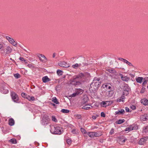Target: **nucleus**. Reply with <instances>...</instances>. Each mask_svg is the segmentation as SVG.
Here are the masks:
<instances>
[{
	"mask_svg": "<svg viewBox=\"0 0 148 148\" xmlns=\"http://www.w3.org/2000/svg\"><path fill=\"white\" fill-rule=\"evenodd\" d=\"M89 76V74L88 73H79L70 80V84L74 86L79 85L82 82H85Z\"/></svg>",
	"mask_w": 148,
	"mask_h": 148,
	"instance_id": "obj_1",
	"label": "nucleus"
},
{
	"mask_svg": "<svg viewBox=\"0 0 148 148\" xmlns=\"http://www.w3.org/2000/svg\"><path fill=\"white\" fill-rule=\"evenodd\" d=\"M99 80V78L95 77L94 78L90 85L89 88L90 90L95 92L98 89L100 84Z\"/></svg>",
	"mask_w": 148,
	"mask_h": 148,
	"instance_id": "obj_2",
	"label": "nucleus"
},
{
	"mask_svg": "<svg viewBox=\"0 0 148 148\" xmlns=\"http://www.w3.org/2000/svg\"><path fill=\"white\" fill-rule=\"evenodd\" d=\"M51 128L50 132L51 133L56 134H60L62 133V128L60 127H55L53 125H50Z\"/></svg>",
	"mask_w": 148,
	"mask_h": 148,
	"instance_id": "obj_3",
	"label": "nucleus"
},
{
	"mask_svg": "<svg viewBox=\"0 0 148 148\" xmlns=\"http://www.w3.org/2000/svg\"><path fill=\"white\" fill-rule=\"evenodd\" d=\"M11 95L13 101L16 103H18L19 98L18 95L14 92H11Z\"/></svg>",
	"mask_w": 148,
	"mask_h": 148,
	"instance_id": "obj_4",
	"label": "nucleus"
},
{
	"mask_svg": "<svg viewBox=\"0 0 148 148\" xmlns=\"http://www.w3.org/2000/svg\"><path fill=\"white\" fill-rule=\"evenodd\" d=\"M49 119L47 115H45L43 117L42 121V124L44 125H46L49 123Z\"/></svg>",
	"mask_w": 148,
	"mask_h": 148,
	"instance_id": "obj_5",
	"label": "nucleus"
},
{
	"mask_svg": "<svg viewBox=\"0 0 148 148\" xmlns=\"http://www.w3.org/2000/svg\"><path fill=\"white\" fill-rule=\"evenodd\" d=\"M6 38L9 42L14 46H17V42H15L13 39L8 36H6Z\"/></svg>",
	"mask_w": 148,
	"mask_h": 148,
	"instance_id": "obj_6",
	"label": "nucleus"
},
{
	"mask_svg": "<svg viewBox=\"0 0 148 148\" xmlns=\"http://www.w3.org/2000/svg\"><path fill=\"white\" fill-rule=\"evenodd\" d=\"M112 86V85L110 84H104L102 86V87L104 88H106L105 89L107 91L108 90H112L111 88Z\"/></svg>",
	"mask_w": 148,
	"mask_h": 148,
	"instance_id": "obj_7",
	"label": "nucleus"
},
{
	"mask_svg": "<svg viewBox=\"0 0 148 148\" xmlns=\"http://www.w3.org/2000/svg\"><path fill=\"white\" fill-rule=\"evenodd\" d=\"M38 56L39 57L40 60L42 62H45L47 61V59L45 56L42 54H38Z\"/></svg>",
	"mask_w": 148,
	"mask_h": 148,
	"instance_id": "obj_8",
	"label": "nucleus"
},
{
	"mask_svg": "<svg viewBox=\"0 0 148 148\" xmlns=\"http://www.w3.org/2000/svg\"><path fill=\"white\" fill-rule=\"evenodd\" d=\"M148 119V114H144L141 115L140 117V120L141 121H147Z\"/></svg>",
	"mask_w": 148,
	"mask_h": 148,
	"instance_id": "obj_9",
	"label": "nucleus"
},
{
	"mask_svg": "<svg viewBox=\"0 0 148 148\" xmlns=\"http://www.w3.org/2000/svg\"><path fill=\"white\" fill-rule=\"evenodd\" d=\"M121 79L123 81L127 82L129 80V78L127 76H123L122 74L120 75Z\"/></svg>",
	"mask_w": 148,
	"mask_h": 148,
	"instance_id": "obj_10",
	"label": "nucleus"
},
{
	"mask_svg": "<svg viewBox=\"0 0 148 148\" xmlns=\"http://www.w3.org/2000/svg\"><path fill=\"white\" fill-rule=\"evenodd\" d=\"M135 129H136V128H135V127H134V126L131 125L129 126L128 127L126 128L125 131H128L129 132Z\"/></svg>",
	"mask_w": 148,
	"mask_h": 148,
	"instance_id": "obj_11",
	"label": "nucleus"
},
{
	"mask_svg": "<svg viewBox=\"0 0 148 148\" xmlns=\"http://www.w3.org/2000/svg\"><path fill=\"white\" fill-rule=\"evenodd\" d=\"M86 65H87V64L86 63H82V64L80 63L79 64L77 63H76L74 65H73L72 67L75 69H76L78 67V66H84Z\"/></svg>",
	"mask_w": 148,
	"mask_h": 148,
	"instance_id": "obj_12",
	"label": "nucleus"
},
{
	"mask_svg": "<svg viewBox=\"0 0 148 148\" xmlns=\"http://www.w3.org/2000/svg\"><path fill=\"white\" fill-rule=\"evenodd\" d=\"M141 102L143 105L147 106L148 105V100L146 98L143 99L141 100Z\"/></svg>",
	"mask_w": 148,
	"mask_h": 148,
	"instance_id": "obj_13",
	"label": "nucleus"
},
{
	"mask_svg": "<svg viewBox=\"0 0 148 148\" xmlns=\"http://www.w3.org/2000/svg\"><path fill=\"white\" fill-rule=\"evenodd\" d=\"M94 137H99L102 135V133L100 131H98L96 132H93Z\"/></svg>",
	"mask_w": 148,
	"mask_h": 148,
	"instance_id": "obj_14",
	"label": "nucleus"
},
{
	"mask_svg": "<svg viewBox=\"0 0 148 148\" xmlns=\"http://www.w3.org/2000/svg\"><path fill=\"white\" fill-rule=\"evenodd\" d=\"M14 124V121L12 118H10L9 120V124L10 126H13Z\"/></svg>",
	"mask_w": 148,
	"mask_h": 148,
	"instance_id": "obj_15",
	"label": "nucleus"
},
{
	"mask_svg": "<svg viewBox=\"0 0 148 148\" xmlns=\"http://www.w3.org/2000/svg\"><path fill=\"white\" fill-rule=\"evenodd\" d=\"M110 102V101H103L101 103V105L103 106L106 107L109 105V103Z\"/></svg>",
	"mask_w": 148,
	"mask_h": 148,
	"instance_id": "obj_16",
	"label": "nucleus"
},
{
	"mask_svg": "<svg viewBox=\"0 0 148 148\" xmlns=\"http://www.w3.org/2000/svg\"><path fill=\"white\" fill-rule=\"evenodd\" d=\"M42 80L43 82L46 83L50 81V79L47 76H45L42 77Z\"/></svg>",
	"mask_w": 148,
	"mask_h": 148,
	"instance_id": "obj_17",
	"label": "nucleus"
},
{
	"mask_svg": "<svg viewBox=\"0 0 148 148\" xmlns=\"http://www.w3.org/2000/svg\"><path fill=\"white\" fill-rule=\"evenodd\" d=\"M26 98L30 101H33L35 100L34 98V97L30 96L29 95L26 96Z\"/></svg>",
	"mask_w": 148,
	"mask_h": 148,
	"instance_id": "obj_18",
	"label": "nucleus"
},
{
	"mask_svg": "<svg viewBox=\"0 0 148 148\" xmlns=\"http://www.w3.org/2000/svg\"><path fill=\"white\" fill-rule=\"evenodd\" d=\"M147 139H140L138 141V144L140 145H143L146 143Z\"/></svg>",
	"mask_w": 148,
	"mask_h": 148,
	"instance_id": "obj_19",
	"label": "nucleus"
},
{
	"mask_svg": "<svg viewBox=\"0 0 148 148\" xmlns=\"http://www.w3.org/2000/svg\"><path fill=\"white\" fill-rule=\"evenodd\" d=\"M67 64V63L64 62H60L59 64V65L63 67H67L69 66H66V64Z\"/></svg>",
	"mask_w": 148,
	"mask_h": 148,
	"instance_id": "obj_20",
	"label": "nucleus"
},
{
	"mask_svg": "<svg viewBox=\"0 0 148 148\" xmlns=\"http://www.w3.org/2000/svg\"><path fill=\"white\" fill-rule=\"evenodd\" d=\"M126 139H117V141L120 145H123L126 141Z\"/></svg>",
	"mask_w": 148,
	"mask_h": 148,
	"instance_id": "obj_21",
	"label": "nucleus"
},
{
	"mask_svg": "<svg viewBox=\"0 0 148 148\" xmlns=\"http://www.w3.org/2000/svg\"><path fill=\"white\" fill-rule=\"evenodd\" d=\"M125 111L124 109H121L120 110H119L118 111H116L115 112L116 114H123L125 113Z\"/></svg>",
	"mask_w": 148,
	"mask_h": 148,
	"instance_id": "obj_22",
	"label": "nucleus"
},
{
	"mask_svg": "<svg viewBox=\"0 0 148 148\" xmlns=\"http://www.w3.org/2000/svg\"><path fill=\"white\" fill-rule=\"evenodd\" d=\"M6 53L7 54H9L11 53L12 51V49L10 47L8 46L6 48Z\"/></svg>",
	"mask_w": 148,
	"mask_h": 148,
	"instance_id": "obj_23",
	"label": "nucleus"
},
{
	"mask_svg": "<svg viewBox=\"0 0 148 148\" xmlns=\"http://www.w3.org/2000/svg\"><path fill=\"white\" fill-rule=\"evenodd\" d=\"M143 78V77H138L136 78V80L137 82L141 83L142 82Z\"/></svg>",
	"mask_w": 148,
	"mask_h": 148,
	"instance_id": "obj_24",
	"label": "nucleus"
},
{
	"mask_svg": "<svg viewBox=\"0 0 148 148\" xmlns=\"http://www.w3.org/2000/svg\"><path fill=\"white\" fill-rule=\"evenodd\" d=\"M108 94L107 95L108 96L111 97L113 95L114 93L112 90H108Z\"/></svg>",
	"mask_w": 148,
	"mask_h": 148,
	"instance_id": "obj_25",
	"label": "nucleus"
},
{
	"mask_svg": "<svg viewBox=\"0 0 148 148\" xmlns=\"http://www.w3.org/2000/svg\"><path fill=\"white\" fill-rule=\"evenodd\" d=\"M106 70L110 73H116V71L114 69L112 68L108 69Z\"/></svg>",
	"mask_w": 148,
	"mask_h": 148,
	"instance_id": "obj_26",
	"label": "nucleus"
},
{
	"mask_svg": "<svg viewBox=\"0 0 148 148\" xmlns=\"http://www.w3.org/2000/svg\"><path fill=\"white\" fill-rule=\"evenodd\" d=\"M125 121L124 119H121L116 121L115 123L117 124H121L124 122Z\"/></svg>",
	"mask_w": 148,
	"mask_h": 148,
	"instance_id": "obj_27",
	"label": "nucleus"
},
{
	"mask_svg": "<svg viewBox=\"0 0 148 148\" xmlns=\"http://www.w3.org/2000/svg\"><path fill=\"white\" fill-rule=\"evenodd\" d=\"M92 107V106L90 105H86L84 106L82 108L85 110H88Z\"/></svg>",
	"mask_w": 148,
	"mask_h": 148,
	"instance_id": "obj_28",
	"label": "nucleus"
},
{
	"mask_svg": "<svg viewBox=\"0 0 148 148\" xmlns=\"http://www.w3.org/2000/svg\"><path fill=\"white\" fill-rule=\"evenodd\" d=\"M52 101L56 104H59V102L58 101L57 99L55 97L52 98Z\"/></svg>",
	"mask_w": 148,
	"mask_h": 148,
	"instance_id": "obj_29",
	"label": "nucleus"
},
{
	"mask_svg": "<svg viewBox=\"0 0 148 148\" xmlns=\"http://www.w3.org/2000/svg\"><path fill=\"white\" fill-rule=\"evenodd\" d=\"M87 135L90 138H94L93 132H88L87 133Z\"/></svg>",
	"mask_w": 148,
	"mask_h": 148,
	"instance_id": "obj_30",
	"label": "nucleus"
},
{
	"mask_svg": "<svg viewBox=\"0 0 148 148\" xmlns=\"http://www.w3.org/2000/svg\"><path fill=\"white\" fill-rule=\"evenodd\" d=\"M80 130L83 134H87L88 133L86 131L84 128L82 127L81 128Z\"/></svg>",
	"mask_w": 148,
	"mask_h": 148,
	"instance_id": "obj_31",
	"label": "nucleus"
},
{
	"mask_svg": "<svg viewBox=\"0 0 148 148\" xmlns=\"http://www.w3.org/2000/svg\"><path fill=\"white\" fill-rule=\"evenodd\" d=\"M130 91V89H127V90H124L123 94L126 96L127 95L129 94V92Z\"/></svg>",
	"mask_w": 148,
	"mask_h": 148,
	"instance_id": "obj_32",
	"label": "nucleus"
},
{
	"mask_svg": "<svg viewBox=\"0 0 148 148\" xmlns=\"http://www.w3.org/2000/svg\"><path fill=\"white\" fill-rule=\"evenodd\" d=\"M148 131V125L145 127H144L143 129V132L146 133Z\"/></svg>",
	"mask_w": 148,
	"mask_h": 148,
	"instance_id": "obj_33",
	"label": "nucleus"
},
{
	"mask_svg": "<svg viewBox=\"0 0 148 148\" xmlns=\"http://www.w3.org/2000/svg\"><path fill=\"white\" fill-rule=\"evenodd\" d=\"M61 112L64 113H67L69 112V111L67 109H62L61 110Z\"/></svg>",
	"mask_w": 148,
	"mask_h": 148,
	"instance_id": "obj_34",
	"label": "nucleus"
},
{
	"mask_svg": "<svg viewBox=\"0 0 148 148\" xmlns=\"http://www.w3.org/2000/svg\"><path fill=\"white\" fill-rule=\"evenodd\" d=\"M9 141L12 144H16L17 143L16 139H10V140H9Z\"/></svg>",
	"mask_w": 148,
	"mask_h": 148,
	"instance_id": "obj_35",
	"label": "nucleus"
},
{
	"mask_svg": "<svg viewBox=\"0 0 148 148\" xmlns=\"http://www.w3.org/2000/svg\"><path fill=\"white\" fill-rule=\"evenodd\" d=\"M14 75L15 78L17 79L20 78L21 77V75L18 73L14 74Z\"/></svg>",
	"mask_w": 148,
	"mask_h": 148,
	"instance_id": "obj_36",
	"label": "nucleus"
},
{
	"mask_svg": "<svg viewBox=\"0 0 148 148\" xmlns=\"http://www.w3.org/2000/svg\"><path fill=\"white\" fill-rule=\"evenodd\" d=\"M79 94V92H77L76 91V92H74L73 93V94H72L71 96H70L71 97H75L76 96L78 95Z\"/></svg>",
	"mask_w": 148,
	"mask_h": 148,
	"instance_id": "obj_37",
	"label": "nucleus"
},
{
	"mask_svg": "<svg viewBox=\"0 0 148 148\" xmlns=\"http://www.w3.org/2000/svg\"><path fill=\"white\" fill-rule=\"evenodd\" d=\"M57 73L58 75H62L63 72L61 70H57Z\"/></svg>",
	"mask_w": 148,
	"mask_h": 148,
	"instance_id": "obj_38",
	"label": "nucleus"
},
{
	"mask_svg": "<svg viewBox=\"0 0 148 148\" xmlns=\"http://www.w3.org/2000/svg\"><path fill=\"white\" fill-rule=\"evenodd\" d=\"M124 90H127V89H130V87L128 86L127 84H126L124 87Z\"/></svg>",
	"mask_w": 148,
	"mask_h": 148,
	"instance_id": "obj_39",
	"label": "nucleus"
},
{
	"mask_svg": "<svg viewBox=\"0 0 148 148\" xmlns=\"http://www.w3.org/2000/svg\"><path fill=\"white\" fill-rule=\"evenodd\" d=\"M77 92H79V94H81L83 93L82 90L81 89H78L76 91Z\"/></svg>",
	"mask_w": 148,
	"mask_h": 148,
	"instance_id": "obj_40",
	"label": "nucleus"
},
{
	"mask_svg": "<svg viewBox=\"0 0 148 148\" xmlns=\"http://www.w3.org/2000/svg\"><path fill=\"white\" fill-rule=\"evenodd\" d=\"M21 95L22 97L26 98V96H27V95L25 93L23 92L21 93Z\"/></svg>",
	"mask_w": 148,
	"mask_h": 148,
	"instance_id": "obj_41",
	"label": "nucleus"
},
{
	"mask_svg": "<svg viewBox=\"0 0 148 148\" xmlns=\"http://www.w3.org/2000/svg\"><path fill=\"white\" fill-rule=\"evenodd\" d=\"M66 141L67 144L69 145H71V139H66Z\"/></svg>",
	"mask_w": 148,
	"mask_h": 148,
	"instance_id": "obj_42",
	"label": "nucleus"
},
{
	"mask_svg": "<svg viewBox=\"0 0 148 148\" xmlns=\"http://www.w3.org/2000/svg\"><path fill=\"white\" fill-rule=\"evenodd\" d=\"M52 119L53 121H54L55 122L57 121V120L56 118L54 116H52Z\"/></svg>",
	"mask_w": 148,
	"mask_h": 148,
	"instance_id": "obj_43",
	"label": "nucleus"
},
{
	"mask_svg": "<svg viewBox=\"0 0 148 148\" xmlns=\"http://www.w3.org/2000/svg\"><path fill=\"white\" fill-rule=\"evenodd\" d=\"M147 81L146 80H145L143 82V86H145V85L147 84Z\"/></svg>",
	"mask_w": 148,
	"mask_h": 148,
	"instance_id": "obj_44",
	"label": "nucleus"
},
{
	"mask_svg": "<svg viewBox=\"0 0 148 148\" xmlns=\"http://www.w3.org/2000/svg\"><path fill=\"white\" fill-rule=\"evenodd\" d=\"M131 108L133 110L135 109L136 106L134 105H132L130 106Z\"/></svg>",
	"mask_w": 148,
	"mask_h": 148,
	"instance_id": "obj_45",
	"label": "nucleus"
},
{
	"mask_svg": "<svg viewBox=\"0 0 148 148\" xmlns=\"http://www.w3.org/2000/svg\"><path fill=\"white\" fill-rule=\"evenodd\" d=\"M114 129L113 128L111 130H110V134H114Z\"/></svg>",
	"mask_w": 148,
	"mask_h": 148,
	"instance_id": "obj_46",
	"label": "nucleus"
},
{
	"mask_svg": "<svg viewBox=\"0 0 148 148\" xmlns=\"http://www.w3.org/2000/svg\"><path fill=\"white\" fill-rule=\"evenodd\" d=\"M101 116L103 117H105V113L103 112H101Z\"/></svg>",
	"mask_w": 148,
	"mask_h": 148,
	"instance_id": "obj_47",
	"label": "nucleus"
},
{
	"mask_svg": "<svg viewBox=\"0 0 148 148\" xmlns=\"http://www.w3.org/2000/svg\"><path fill=\"white\" fill-rule=\"evenodd\" d=\"M28 66L30 68H33V65L31 64H29L28 65Z\"/></svg>",
	"mask_w": 148,
	"mask_h": 148,
	"instance_id": "obj_48",
	"label": "nucleus"
},
{
	"mask_svg": "<svg viewBox=\"0 0 148 148\" xmlns=\"http://www.w3.org/2000/svg\"><path fill=\"white\" fill-rule=\"evenodd\" d=\"M125 110L126 112H130L129 108L127 107H126L125 108Z\"/></svg>",
	"mask_w": 148,
	"mask_h": 148,
	"instance_id": "obj_49",
	"label": "nucleus"
},
{
	"mask_svg": "<svg viewBox=\"0 0 148 148\" xmlns=\"http://www.w3.org/2000/svg\"><path fill=\"white\" fill-rule=\"evenodd\" d=\"M121 101H122L123 102L124 100H122L121 98H119L117 99V101L121 102Z\"/></svg>",
	"mask_w": 148,
	"mask_h": 148,
	"instance_id": "obj_50",
	"label": "nucleus"
},
{
	"mask_svg": "<svg viewBox=\"0 0 148 148\" xmlns=\"http://www.w3.org/2000/svg\"><path fill=\"white\" fill-rule=\"evenodd\" d=\"M76 117L78 119H80L81 117V116L80 115L78 114L77 115Z\"/></svg>",
	"mask_w": 148,
	"mask_h": 148,
	"instance_id": "obj_51",
	"label": "nucleus"
},
{
	"mask_svg": "<svg viewBox=\"0 0 148 148\" xmlns=\"http://www.w3.org/2000/svg\"><path fill=\"white\" fill-rule=\"evenodd\" d=\"M76 131L75 129H73L72 130L71 132L74 134H76Z\"/></svg>",
	"mask_w": 148,
	"mask_h": 148,
	"instance_id": "obj_52",
	"label": "nucleus"
},
{
	"mask_svg": "<svg viewBox=\"0 0 148 148\" xmlns=\"http://www.w3.org/2000/svg\"><path fill=\"white\" fill-rule=\"evenodd\" d=\"M19 59L20 60H21V61H24V60H25L22 57H20L19 58Z\"/></svg>",
	"mask_w": 148,
	"mask_h": 148,
	"instance_id": "obj_53",
	"label": "nucleus"
},
{
	"mask_svg": "<svg viewBox=\"0 0 148 148\" xmlns=\"http://www.w3.org/2000/svg\"><path fill=\"white\" fill-rule=\"evenodd\" d=\"M98 116L97 115L96 116H92V118L93 119H95Z\"/></svg>",
	"mask_w": 148,
	"mask_h": 148,
	"instance_id": "obj_54",
	"label": "nucleus"
},
{
	"mask_svg": "<svg viewBox=\"0 0 148 148\" xmlns=\"http://www.w3.org/2000/svg\"><path fill=\"white\" fill-rule=\"evenodd\" d=\"M126 64H128L129 66H133L132 64L130 62H129L128 61H127V63Z\"/></svg>",
	"mask_w": 148,
	"mask_h": 148,
	"instance_id": "obj_55",
	"label": "nucleus"
},
{
	"mask_svg": "<svg viewBox=\"0 0 148 148\" xmlns=\"http://www.w3.org/2000/svg\"><path fill=\"white\" fill-rule=\"evenodd\" d=\"M120 98L122 99V100H123V99H125V95L123 94Z\"/></svg>",
	"mask_w": 148,
	"mask_h": 148,
	"instance_id": "obj_56",
	"label": "nucleus"
},
{
	"mask_svg": "<svg viewBox=\"0 0 148 148\" xmlns=\"http://www.w3.org/2000/svg\"><path fill=\"white\" fill-rule=\"evenodd\" d=\"M123 62H125L126 63H127V62L128 61L125 59H123Z\"/></svg>",
	"mask_w": 148,
	"mask_h": 148,
	"instance_id": "obj_57",
	"label": "nucleus"
},
{
	"mask_svg": "<svg viewBox=\"0 0 148 148\" xmlns=\"http://www.w3.org/2000/svg\"><path fill=\"white\" fill-rule=\"evenodd\" d=\"M3 47V45L0 42V49H1Z\"/></svg>",
	"mask_w": 148,
	"mask_h": 148,
	"instance_id": "obj_58",
	"label": "nucleus"
},
{
	"mask_svg": "<svg viewBox=\"0 0 148 148\" xmlns=\"http://www.w3.org/2000/svg\"><path fill=\"white\" fill-rule=\"evenodd\" d=\"M56 56V53H53V58H55Z\"/></svg>",
	"mask_w": 148,
	"mask_h": 148,
	"instance_id": "obj_59",
	"label": "nucleus"
},
{
	"mask_svg": "<svg viewBox=\"0 0 148 148\" xmlns=\"http://www.w3.org/2000/svg\"><path fill=\"white\" fill-rule=\"evenodd\" d=\"M119 60H120L123 61V58H119Z\"/></svg>",
	"mask_w": 148,
	"mask_h": 148,
	"instance_id": "obj_60",
	"label": "nucleus"
},
{
	"mask_svg": "<svg viewBox=\"0 0 148 148\" xmlns=\"http://www.w3.org/2000/svg\"><path fill=\"white\" fill-rule=\"evenodd\" d=\"M24 62H25V64H27L28 63V62H27V61L26 60H25L24 61Z\"/></svg>",
	"mask_w": 148,
	"mask_h": 148,
	"instance_id": "obj_61",
	"label": "nucleus"
},
{
	"mask_svg": "<svg viewBox=\"0 0 148 148\" xmlns=\"http://www.w3.org/2000/svg\"><path fill=\"white\" fill-rule=\"evenodd\" d=\"M51 104L53 106H55V104L53 103H52Z\"/></svg>",
	"mask_w": 148,
	"mask_h": 148,
	"instance_id": "obj_62",
	"label": "nucleus"
},
{
	"mask_svg": "<svg viewBox=\"0 0 148 148\" xmlns=\"http://www.w3.org/2000/svg\"><path fill=\"white\" fill-rule=\"evenodd\" d=\"M8 90H7L6 92V93H8Z\"/></svg>",
	"mask_w": 148,
	"mask_h": 148,
	"instance_id": "obj_63",
	"label": "nucleus"
},
{
	"mask_svg": "<svg viewBox=\"0 0 148 148\" xmlns=\"http://www.w3.org/2000/svg\"><path fill=\"white\" fill-rule=\"evenodd\" d=\"M140 92H141V93H143V91H141Z\"/></svg>",
	"mask_w": 148,
	"mask_h": 148,
	"instance_id": "obj_64",
	"label": "nucleus"
}]
</instances>
